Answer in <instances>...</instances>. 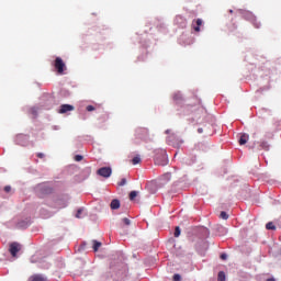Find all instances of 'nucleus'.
Wrapping results in <instances>:
<instances>
[{
    "mask_svg": "<svg viewBox=\"0 0 281 281\" xmlns=\"http://www.w3.org/2000/svg\"><path fill=\"white\" fill-rule=\"evenodd\" d=\"M53 66L55 67V70L57 71V74L59 76H63V74H65V71H67V65L60 57L55 58Z\"/></svg>",
    "mask_w": 281,
    "mask_h": 281,
    "instance_id": "1",
    "label": "nucleus"
},
{
    "mask_svg": "<svg viewBox=\"0 0 281 281\" xmlns=\"http://www.w3.org/2000/svg\"><path fill=\"white\" fill-rule=\"evenodd\" d=\"M155 164L156 166H168V156L166 155V151H161V155L155 157Z\"/></svg>",
    "mask_w": 281,
    "mask_h": 281,
    "instance_id": "2",
    "label": "nucleus"
},
{
    "mask_svg": "<svg viewBox=\"0 0 281 281\" xmlns=\"http://www.w3.org/2000/svg\"><path fill=\"white\" fill-rule=\"evenodd\" d=\"M97 175H99V177H103L104 179H109V177L113 175V169H111V167H102L97 170Z\"/></svg>",
    "mask_w": 281,
    "mask_h": 281,
    "instance_id": "3",
    "label": "nucleus"
},
{
    "mask_svg": "<svg viewBox=\"0 0 281 281\" xmlns=\"http://www.w3.org/2000/svg\"><path fill=\"white\" fill-rule=\"evenodd\" d=\"M21 249H22L21 244L16 241L11 243L9 246V251L13 258H16V254L21 251Z\"/></svg>",
    "mask_w": 281,
    "mask_h": 281,
    "instance_id": "4",
    "label": "nucleus"
},
{
    "mask_svg": "<svg viewBox=\"0 0 281 281\" xmlns=\"http://www.w3.org/2000/svg\"><path fill=\"white\" fill-rule=\"evenodd\" d=\"M201 25H203L202 19L193 20L191 23V27L194 30V32H201Z\"/></svg>",
    "mask_w": 281,
    "mask_h": 281,
    "instance_id": "5",
    "label": "nucleus"
},
{
    "mask_svg": "<svg viewBox=\"0 0 281 281\" xmlns=\"http://www.w3.org/2000/svg\"><path fill=\"white\" fill-rule=\"evenodd\" d=\"M37 192H41V194H52V188L47 184H38Z\"/></svg>",
    "mask_w": 281,
    "mask_h": 281,
    "instance_id": "6",
    "label": "nucleus"
},
{
    "mask_svg": "<svg viewBox=\"0 0 281 281\" xmlns=\"http://www.w3.org/2000/svg\"><path fill=\"white\" fill-rule=\"evenodd\" d=\"M69 111H74V105L71 104H63L58 111V113H69Z\"/></svg>",
    "mask_w": 281,
    "mask_h": 281,
    "instance_id": "7",
    "label": "nucleus"
},
{
    "mask_svg": "<svg viewBox=\"0 0 281 281\" xmlns=\"http://www.w3.org/2000/svg\"><path fill=\"white\" fill-rule=\"evenodd\" d=\"M29 281H48L43 274H33L30 277Z\"/></svg>",
    "mask_w": 281,
    "mask_h": 281,
    "instance_id": "8",
    "label": "nucleus"
},
{
    "mask_svg": "<svg viewBox=\"0 0 281 281\" xmlns=\"http://www.w3.org/2000/svg\"><path fill=\"white\" fill-rule=\"evenodd\" d=\"M238 142L240 146H245L249 142V134H241Z\"/></svg>",
    "mask_w": 281,
    "mask_h": 281,
    "instance_id": "9",
    "label": "nucleus"
},
{
    "mask_svg": "<svg viewBox=\"0 0 281 281\" xmlns=\"http://www.w3.org/2000/svg\"><path fill=\"white\" fill-rule=\"evenodd\" d=\"M111 210H120V200L114 199L110 204Z\"/></svg>",
    "mask_w": 281,
    "mask_h": 281,
    "instance_id": "10",
    "label": "nucleus"
},
{
    "mask_svg": "<svg viewBox=\"0 0 281 281\" xmlns=\"http://www.w3.org/2000/svg\"><path fill=\"white\" fill-rule=\"evenodd\" d=\"M260 150H269V143L267 140H262L259 143Z\"/></svg>",
    "mask_w": 281,
    "mask_h": 281,
    "instance_id": "11",
    "label": "nucleus"
},
{
    "mask_svg": "<svg viewBox=\"0 0 281 281\" xmlns=\"http://www.w3.org/2000/svg\"><path fill=\"white\" fill-rule=\"evenodd\" d=\"M136 135H137V137H139V135H148V130L138 127L136 130Z\"/></svg>",
    "mask_w": 281,
    "mask_h": 281,
    "instance_id": "12",
    "label": "nucleus"
},
{
    "mask_svg": "<svg viewBox=\"0 0 281 281\" xmlns=\"http://www.w3.org/2000/svg\"><path fill=\"white\" fill-rule=\"evenodd\" d=\"M102 247V243L93 240V251H98Z\"/></svg>",
    "mask_w": 281,
    "mask_h": 281,
    "instance_id": "13",
    "label": "nucleus"
},
{
    "mask_svg": "<svg viewBox=\"0 0 281 281\" xmlns=\"http://www.w3.org/2000/svg\"><path fill=\"white\" fill-rule=\"evenodd\" d=\"M142 162V158L139 156H135L133 159H132V164L133 166H137V164H140Z\"/></svg>",
    "mask_w": 281,
    "mask_h": 281,
    "instance_id": "14",
    "label": "nucleus"
},
{
    "mask_svg": "<svg viewBox=\"0 0 281 281\" xmlns=\"http://www.w3.org/2000/svg\"><path fill=\"white\" fill-rule=\"evenodd\" d=\"M217 280L218 281H225V272L224 271H220L217 274Z\"/></svg>",
    "mask_w": 281,
    "mask_h": 281,
    "instance_id": "15",
    "label": "nucleus"
},
{
    "mask_svg": "<svg viewBox=\"0 0 281 281\" xmlns=\"http://www.w3.org/2000/svg\"><path fill=\"white\" fill-rule=\"evenodd\" d=\"M220 218H223V221H227V218H229V215H227L225 211H222L220 214Z\"/></svg>",
    "mask_w": 281,
    "mask_h": 281,
    "instance_id": "16",
    "label": "nucleus"
},
{
    "mask_svg": "<svg viewBox=\"0 0 281 281\" xmlns=\"http://www.w3.org/2000/svg\"><path fill=\"white\" fill-rule=\"evenodd\" d=\"M173 236L175 238H179L181 236V228H179V226L176 227Z\"/></svg>",
    "mask_w": 281,
    "mask_h": 281,
    "instance_id": "17",
    "label": "nucleus"
},
{
    "mask_svg": "<svg viewBox=\"0 0 281 281\" xmlns=\"http://www.w3.org/2000/svg\"><path fill=\"white\" fill-rule=\"evenodd\" d=\"M266 229H272V231H274V229H276V224H273V222H269V223L266 225Z\"/></svg>",
    "mask_w": 281,
    "mask_h": 281,
    "instance_id": "18",
    "label": "nucleus"
},
{
    "mask_svg": "<svg viewBox=\"0 0 281 281\" xmlns=\"http://www.w3.org/2000/svg\"><path fill=\"white\" fill-rule=\"evenodd\" d=\"M136 196H137V191H131V193H130V201H135Z\"/></svg>",
    "mask_w": 281,
    "mask_h": 281,
    "instance_id": "19",
    "label": "nucleus"
},
{
    "mask_svg": "<svg viewBox=\"0 0 281 281\" xmlns=\"http://www.w3.org/2000/svg\"><path fill=\"white\" fill-rule=\"evenodd\" d=\"M171 177H172V175H170V173H165V175L161 177V179H162L164 181H170Z\"/></svg>",
    "mask_w": 281,
    "mask_h": 281,
    "instance_id": "20",
    "label": "nucleus"
},
{
    "mask_svg": "<svg viewBox=\"0 0 281 281\" xmlns=\"http://www.w3.org/2000/svg\"><path fill=\"white\" fill-rule=\"evenodd\" d=\"M182 99H183V98L181 97L180 93L173 94V100H175L176 102H179V101L182 100Z\"/></svg>",
    "mask_w": 281,
    "mask_h": 281,
    "instance_id": "21",
    "label": "nucleus"
},
{
    "mask_svg": "<svg viewBox=\"0 0 281 281\" xmlns=\"http://www.w3.org/2000/svg\"><path fill=\"white\" fill-rule=\"evenodd\" d=\"M81 214H82V209H79L77 211L76 218H82Z\"/></svg>",
    "mask_w": 281,
    "mask_h": 281,
    "instance_id": "22",
    "label": "nucleus"
},
{
    "mask_svg": "<svg viewBox=\"0 0 281 281\" xmlns=\"http://www.w3.org/2000/svg\"><path fill=\"white\" fill-rule=\"evenodd\" d=\"M82 159H83L82 155L75 156V161H82Z\"/></svg>",
    "mask_w": 281,
    "mask_h": 281,
    "instance_id": "23",
    "label": "nucleus"
},
{
    "mask_svg": "<svg viewBox=\"0 0 281 281\" xmlns=\"http://www.w3.org/2000/svg\"><path fill=\"white\" fill-rule=\"evenodd\" d=\"M122 222L124 223V225H131V220H128L127 217H124Z\"/></svg>",
    "mask_w": 281,
    "mask_h": 281,
    "instance_id": "24",
    "label": "nucleus"
},
{
    "mask_svg": "<svg viewBox=\"0 0 281 281\" xmlns=\"http://www.w3.org/2000/svg\"><path fill=\"white\" fill-rule=\"evenodd\" d=\"M173 281H181V274H173Z\"/></svg>",
    "mask_w": 281,
    "mask_h": 281,
    "instance_id": "25",
    "label": "nucleus"
},
{
    "mask_svg": "<svg viewBox=\"0 0 281 281\" xmlns=\"http://www.w3.org/2000/svg\"><path fill=\"white\" fill-rule=\"evenodd\" d=\"M86 110H87L88 112L95 111V106H93V105H88V106L86 108Z\"/></svg>",
    "mask_w": 281,
    "mask_h": 281,
    "instance_id": "26",
    "label": "nucleus"
},
{
    "mask_svg": "<svg viewBox=\"0 0 281 281\" xmlns=\"http://www.w3.org/2000/svg\"><path fill=\"white\" fill-rule=\"evenodd\" d=\"M126 183V178H123L120 182H119V186L122 187Z\"/></svg>",
    "mask_w": 281,
    "mask_h": 281,
    "instance_id": "27",
    "label": "nucleus"
},
{
    "mask_svg": "<svg viewBox=\"0 0 281 281\" xmlns=\"http://www.w3.org/2000/svg\"><path fill=\"white\" fill-rule=\"evenodd\" d=\"M221 260H227V255L226 254H222L221 255Z\"/></svg>",
    "mask_w": 281,
    "mask_h": 281,
    "instance_id": "28",
    "label": "nucleus"
},
{
    "mask_svg": "<svg viewBox=\"0 0 281 281\" xmlns=\"http://www.w3.org/2000/svg\"><path fill=\"white\" fill-rule=\"evenodd\" d=\"M10 190H12L10 186L4 187V192H10Z\"/></svg>",
    "mask_w": 281,
    "mask_h": 281,
    "instance_id": "29",
    "label": "nucleus"
},
{
    "mask_svg": "<svg viewBox=\"0 0 281 281\" xmlns=\"http://www.w3.org/2000/svg\"><path fill=\"white\" fill-rule=\"evenodd\" d=\"M37 157H38L40 159H43V157H45V154L38 153V154H37Z\"/></svg>",
    "mask_w": 281,
    "mask_h": 281,
    "instance_id": "30",
    "label": "nucleus"
},
{
    "mask_svg": "<svg viewBox=\"0 0 281 281\" xmlns=\"http://www.w3.org/2000/svg\"><path fill=\"white\" fill-rule=\"evenodd\" d=\"M198 132H199V133H203V128H199Z\"/></svg>",
    "mask_w": 281,
    "mask_h": 281,
    "instance_id": "31",
    "label": "nucleus"
},
{
    "mask_svg": "<svg viewBox=\"0 0 281 281\" xmlns=\"http://www.w3.org/2000/svg\"><path fill=\"white\" fill-rule=\"evenodd\" d=\"M169 133H170V130H167V131H166V134L168 135Z\"/></svg>",
    "mask_w": 281,
    "mask_h": 281,
    "instance_id": "32",
    "label": "nucleus"
},
{
    "mask_svg": "<svg viewBox=\"0 0 281 281\" xmlns=\"http://www.w3.org/2000/svg\"><path fill=\"white\" fill-rule=\"evenodd\" d=\"M267 281H276V279H268Z\"/></svg>",
    "mask_w": 281,
    "mask_h": 281,
    "instance_id": "33",
    "label": "nucleus"
}]
</instances>
